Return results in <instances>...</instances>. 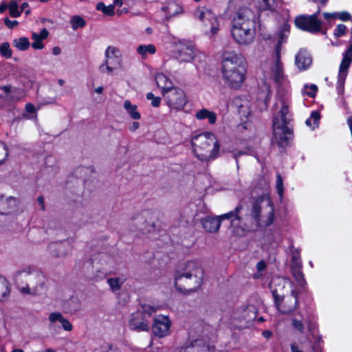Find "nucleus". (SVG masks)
<instances>
[{
	"label": "nucleus",
	"instance_id": "obj_1",
	"mask_svg": "<svg viewBox=\"0 0 352 352\" xmlns=\"http://www.w3.org/2000/svg\"><path fill=\"white\" fill-rule=\"evenodd\" d=\"M271 76L278 85V100L275 104L276 112L273 120L274 137L280 144H283L291 133L289 122L291 116L289 111L290 84L285 74L281 56H274L270 67Z\"/></svg>",
	"mask_w": 352,
	"mask_h": 352
},
{
	"label": "nucleus",
	"instance_id": "obj_2",
	"mask_svg": "<svg viewBox=\"0 0 352 352\" xmlns=\"http://www.w3.org/2000/svg\"><path fill=\"white\" fill-rule=\"evenodd\" d=\"M256 14L249 7L239 8L232 16L230 35L238 45H252L256 36Z\"/></svg>",
	"mask_w": 352,
	"mask_h": 352
},
{
	"label": "nucleus",
	"instance_id": "obj_3",
	"mask_svg": "<svg viewBox=\"0 0 352 352\" xmlns=\"http://www.w3.org/2000/svg\"><path fill=\"white\" fill-rule=\"evenodd\" d=\"M204 270L198 261H188L184 263L175 275L176 289L184 294L197 292L204 282Z\"/></svg>",
	"mask_w": 352,
	"mask_h": 352
},
{
	"label": "nucleus",
	"instance_id": "obj_4",
	"mask_svg": "<svg viewBox=\"0 0 352 352\" xmlns=\"http://www.w3.org/2000/svg\"><path fill=\"white\" fill-rule=\"evenodd\" d=\"M223 78L232 88H240L245 80L246 64L244 57L234 51H226L223 54Z\"/></svg>",
	"mask_w": 352,
	"mask_h": 352
},
{
	"label": "nucleus",
	"instance_id": "obj_5",
	"mask_svg": "<svg viewBox=\"0 0 352 352\" xmlns=\"http://www.w3.org/2000/svg\"><path fill=\"white\" fill-rule=\"evenodd\" d=\"M192 151L201 161L208 162L218 157L220 143L217 135L210 131L194 133L191 136Z\"/></svg>",
	"mask_w": 352,
	"mask_h": 352
},
{
	"label": "nucleus",
	"instance_id": "obj_6",
	"mask_svg": "<svg viewBox=\"0 0 352 352\" xmlns=\"http://www.w3.org/2000/svg\"><path fill=\"white\" fill-rule=\"evenodd\" d=\"M13 280L23 294H36L44 286V274L36 267L26 265L17 270Z\"/></svg>",
	"mask_w": 352,
	"mask_h": 352
},
{
	"label": "nucleus",
	"instance_id": "obj_7",
	"mask_svg": "<svg viewBox=\"0 0 352 352\" xmlns=\"http://www.w3.org/2000/svg\"><path fill=\"white\" fill-rule=\"evenodd\" d=\"M248 217L254 228L267 227L274 223V206L268 195H263L254 201Z\"/></svg>",
	"mask_w": 352,
	"mask_h": 352
},
{
	"label": "nucleus",
	"instance_id": "obj_8",
	"mask_svg": "<svg viewBox=\"0 0 352 352\" xmlns=\"http://www.w3.org/2000/svg\"><path fill=\"white\" fill-rule=\"evenodd\" d=\"M193 17L198 22L199 30L204 36L212 39L219 33L220 19L210 9L199 6L194 10Z\"/></svg>",
	"mask_w": 352,
	"mask_h": 352
},
{
	"label": "nucleus",
	"instance_id": "obj_9",
	"mask_svg": "<svg viewBox=\"0 0 352 352\" xmlns=\"http://www.w3.org/2000/svg\"><path fill=\"white\" fill-rule=\"evenodd\" d=\"M242 210L243 207L239 205L234 210L230 212H234V215L229 219L231 221L230 230L232 234L236 236H245L248 232L255 229L248 215L244 218L241 217Z\"/></svg>",
	"mask_w": 352,
	"mask_h": 352
},
{
	"label": "nucleus",
	"instance_id": "obj_10",
	"mask_svg": "<svg viewBox=\"0 0 352 352\" xmlns=\"http://www.w3.org/2000/svg\"><path fill=\"white\" fill-rule=\"evenodd\" d=\"M166 105L170 112L182 111L188 103L185 91L179 87H175L162 96Z\"/></svg>",
	"mask_w": 352,
	"mask_h": 352
},
{
	"label": "nucleus",
	"instance_id": "obj_11",
	"mask_svg": "<svg viewBox=\"0 0 352 352\" xmlns=\"http://www.w3.org/2000/svg\"><path fill=\"white\" fill-rule=\"evenodd\" d=\"M104 62L99 67L102 73L112 75L116 69L122 67V56L118 47L108 46L104 52Z\"/></svg>",
	"mask_w": 352,
	"mask_h": 352
},
{
	"label": "nucleus",
	"instance_id": "obj_12",
	"mask_svg": "<svg viewBox=\"0 0 352 352\" xmlns=\"http://www.w3.org/2000/svg\"><path fill=\"white\" fill-rule=\"evenodd\" d=\"M270 288L274 300L295 290L292 281L283 277L273 278L270 282Z\"/></svg>",
	"mask_w": 352,
	"mask_h": 352
},
{
	"label": "nucleus",
	"instance_id": "obj_13",
	"mask_svg": "<svg viewBox=\"0 0 352 352\" xmlns=\"http://www.w3.org/2000/svg\"><path fill=\"white\" fill-rule=\"evenodd\" d=\"M131 225L143 234L151 232L155 228L151 215L146 211L135 214L131 218Z\"/></svg>",
	"mask_w": 352,
	"mask_h": 352
},
{
	"label": "nucleus",
	"instance_id": "obj_14",
	"mask_svg": "<svg viewBox=\"0 0 352 352\" xmlns=\"http://www.w3.org/2000/svg\"><path fill=\"white\" fill-rule=\"evenodd\" d=\"M172 322L166 315L159 314L153 318L152 332L160 338H166L170 334Z\"/></svg>",
	"mask_w": 352,
	"mask_h": 352
},
{
	"label": "nucleus",
	"instance_id": "obj_15",
	"mask_svg": "<svg viewBox=\"0 0 352 352\" xmlns=\"http://www.w3.org/2000/svg\"><path fill=\"white\" fill-rule=\"evenodd\" d=\"M278 310L283 314H289L293 312L298 307L297 292H289L274 300Z\"/></svg>",
	"mask_w": 352,
	"mask_h": 352
},
{
	"label": "nucleus",
	"instance_id": "obj_16",
	"mask_svg": "<svg viewBox=\"0 0 352 352\" xmlns=\"http://www.w3.org/2000/svg\"><path fill=\"white\" fill-rule=\"evenodd\" d=\"M352 62V44L344 54L342 60L339 68L338 76L337 90L339 94L344 92V85L348 74V69Z\"/></svg>",
	"mask_w": 352,
	"mask_h": 352
},
{
	"label": "nucleus",
	"instance_id": "obj_17",
	"mask_svg": "<svg viewBox=\"0 0 352 352\" xmlns=\"http://www.w3.org/2000/svg\"><path fill=\"white\" fill-rule=\"evenodd\" d=\"M296 26L309 32H318L321 29V21L316 14L310 16H299L295 19Z\"/></svg>",
	"mask_w": 352,
	"mask_h": 352
},
{
	"label": "nucleus",
	"instance_id": "obj_18",
	"mask_svg": "<svg viewBox=\"0 0 352 352\" xmlns=\"http://www.w3.org/2000/svg\"><path fill=\"white\" fill-rule=\"evenodd\" d=\"M202 53L193 47L192 45L179 42L177 49V57L182 62H191Z\"/></svg>",
	"mask_w": 352,
	"mask_h": 352
},
{
	"label": "nucleus",
	"instance_id": "obj_19",
	"mask_svg": "<svg viewBox=\"0 0 352 352\" xmlns=\"http://www.w3.org/2000/svg\"><path fill=\"white\" fill-rule=\"evenodd\" d=\"M162 10L167 19L181 16L185 13L184 5L179 0H167Z\"/></svg>",
	"mask_w": 352,
	"mask_h": 352
},
{
	"label": "nucleus",
	"instance_id": "obj_20",
	"mask_svg": "<svg viewBox=\"0 0 352 352\" xmlns=\"http://www.w3.org/2000/svg\"><path fill=\"white\" fill-rule=\"evenodd\" d=\"M234 215V212H228L215 217H206L202 220V226L208 232H216L219 230L221 222L226 219H230Z\"/></svg>",
	"mask_w": 352,
	"mask_h": 352
},
{
	"label": "nucleus",
	"instance_id": "obj_21",
	"mask_svg": "<svg viewBox=\"0 0 352 352\" xmlns=\"http://www.w3.org/2000/svg\"><path fill=\"white\" fill-rule=\"evenodd\" d=\"M3 95H1V100L5 104L15 102L22 99L25 96L24 91L19 88L6 85L1 87Z\"/></svg>",
	"mask_w": 352,
	"mask_h": 352
},
{
	"label": "nucleus",
	"instance_id": "obj_22",
	"mask_svg": "<svg viewBox=\"0 0 352 352\" xmlns=\"http://www.w3.org/2000/svg\"><path fill=\"white\" fill-rule=\"evenodd\" d=\"M129 325L131 329L139 332L148 331L150 329L148 320L144 318L141 311H137L131 315Z\"/></svg>",
	"mask_w": 352,
	"mask_h": 352
},
{
	"label": "nucleus",
	"instance_id": "obj_23",
	"mask_svg": "<svg viewBox=\"0 0 352 352\" xmlns=\"http://www.w3.org/2000/svg\"><path fill=\"white\" fill-rule=\"evenodd\" d=\"M312 64V58L306 49H300L295 56V65L299 71L308 69Z\"/></svg>",
	"mask_w": 352,
	"mask_h": 352
},
{
	"label": "nucleus",
	"instance_id": "obj_24",
	"mask_svg": "<svg viewBox=\"0 0 352 352\" xmlns=\"http://www.w3.org/2000/svg\"><path fill=\"white\" fill-rule=\"evenodd\" d=\"M48 320L50 327H54L56 322H59L62 328L66 331H71L73 329L72 323L60 312L54 311L49 314Z\"/></svg>",
	"mask_w": 352,
	"mask_h": 352
},
{
	"label": "nucleus",
	"instance_id": "obj_25",
	"mask_svg": "<svg viewBox=\"0 0 352 352\" xmlns=\"http://www.w3.org/2000/svg\"><path fill=\"white\" fill-rule=\"evenodd\" d=\"M179 352H215V349L201 340H195Z\"/></svg>",
	"mask_w": 352,
	"mask_h": 352
},
{
	"label": "nucleus",
	"instance_id": "obj_26",
	"mask_svg": "<svg viewBox=\"0 0 352 352\" xmlns=\"http://www.w3.org/2000/svg\"><path fill=\"white\" fill-rule=\"evenodd\" d=\"M155 82L157 87L161 89L162 96L175 87L173 82L166 75L162 73L156 74Z\"/></svg>",
	"mask_w": 352,
	"mask_h": 352
},
{
	"label": "nucleus",
	"instance_id": "obj_27",
	"mask_svg": "<svg viewBox=\"0 0 352 352\" xmlns=\"http://www.w3.org/2000/svg\"><path fill=\"white\" fill-rule=\"evenodd\" d=\"M49 35L48 31L43 28L39 33L33 32L32 39L33 42L31 45L34 50H42L44 48L43 41L46 39Z\"/></svg>",
	"mask_w": 352,
	"mask_h": 352
},
{
	"label": "nucleus",
	"instance_id": "obj_28",
	"mask_svg": "<svg viewBox=\"0 0 352 352\" xmlns=\"http://www.w3.org/2000/svg\"><path fill=\"white\" fill-rule=\"evenodd\" d=\"M195 118L198 120H208L210 124L214 125L217 122V113L207 109H201L196 111Z\"/></svg>",
	"mask_w": 352,
	"mask_h": 352
},
{
	"label": "nucleus",
	"instance_id": "obj_29",
	"mask_svg": "<svg viewBox=\"0 0 352 352\" xmlns=\"http://www.w3.org/2000/svg\"><path fill=\"white\" fill-rule=\"evenodd\" d=\"M136 52L142 59L146 60L149 55L155 54L157 49L153 44H141L138 46Z\"/></svg>",
	"mask_w": 352,
	"mask_h": 352
},
{
	"label": "nucleus",
	"instance_id": "obj_30",
	"mask_svg": "<svg viewBox=\"0 0 352 352\" xmlns=\"http://www.w3.org/2000/svg\"><path fill=\"white\" fill-rule=\"evenodd\" d=\"M123 108L131 119L135 120L141 119V113L138 110V106L131 103L130 100L124 101Z\"/></svg>",
	"mask_w": 352,
	"mask_h": 352
},
{
	"label": "nucleus",
	"instance_id": "obj_31",
	"mask_svg": "<svg viewBox=\"0 0 352 352\" xmlns=\"http://www.w3.org/2000/svg\"><path fill=\"white\" fill-rule=\"evenodd\" d=\"M257 6L265 10H274L280 4V0H252Z\"/></svg>",
	"mask_w": 352,
	"mask_h": 352
},
{
	"label": "nucleus",
	"instance_id": "obj_32",
	"mask_svg": "<svg viewBox=\"0 0 352 352\" xmlns=\"http://www.w3.org/2000/svg\"><path fill=\"white\" fill-rule=\"evenodd\" d=\"M124 280L120 277L108 278L107 283L112 292H118L123 285Z\"/></svg>",
	"mask_w": 352,
	"mask_h": 352
},
{
	"label": "nucleus",
	"instance_id": "obj_33",
	"mask_svg": "<svg viewBox=\"0 0 352 352\" xmlns=\"http://www.w3.org/2000/svg\"><path fill=\"white\" fill-rule=\"evenodd\" d=\"M7 8L9 10L10 14L12 17H19L21 14V11L19 10L18 5L15 1H11L8 5L6 3H1V12L6 10Z\"/></svg>",
	"mask_w": 352,
	"mask_h": 352
},
{
	"label": "nucleus",
	"instance_id": "obj_34",
	"mask_svg": "<svg viewBox=\"0 0 352 352\" xmlns=\"http://www.w3.org/2000/svg\"><path fill=\"white\" fill-rule=\"evenodd\" d=\"M287 38V34L279 32L277 36L276 43L275 45V56H281L282 45L286 43Z\"/></svg>",
	"mask_w": 352,
	"mask_h": 352
},
{
	"label": "nucleus",
	"instance_id": "obj_35",
	"mask_svg": "<svg viewBox=\"0 0 352 352\" xmlns=\"http://www.w3.org/2000/svg\"><path fill=\"white\" fill-rule=\"evenodd\" d=\"M30 45L29 39L27 37H21L13 40V45L21 51L27 50Z\"/></svg>",
	"mask_w": 352,
	"mask_h": 352
},
{
	"label": "nucleus",
	"instance_id": "obj_36",
	"mask_svg": "<svg viewBox=\"0 0 352 352\" xmlns=\"http://www.w3.org/2000/svg\"><path fill=\"white\" fill-rule=\"evenodd\" d=\"M48 250L54 256H63L65 255V251L63 250V245L60 243H52L48 245Z\"/></svg>",
	"mask_w": 352,
	"mask_h": 352
},
{
	"label": "nucleus",
	"instance_id": "obj_37",
	"mask_svg": "<svg viewBox=\"0 0 352 352\" xmlns=\"http://www.w3.org/2000/svg\"><path fill=\"white\" fill-rule=\"evenodd\" d=\"M72 30H76L82 28L86 25V21L79 15L73 16L69 21Z\"/></svg>",
	"mask_w": 352,
	"mask_h": 352
},
{
	"label": "nucleus",
	"instance_id": "obj_38",
	"mask_svg": "<svg viewBox=\"0 0 352 352\" xmlns=\"http://www.w3.org/2000/svg\"><path fill=\"white\" fill-rule=\"evenodd\" d=\"M96 10L102 12L104 15L107 16H113L115 14L113 5L111 4L106 6L102 2H99L97 3Z\"/></svg>",
	"mask_w": 352,
	"mask_h": 352
},
{
	"label": "nucleus",
	"instance_id": "obj_39",
	"mask_svg": "<svg viewBox=\"0 0 352 352\" xmlns=\"http://www.w3.org/2000/svg\"><path fill=\"white\" fill-rule=\"evenodd\" d=\"M318 91V87L315 84H305L302 90V94L304 96H307L311 98L315 97Z\"/></svg>",
	"mask_w": 352,
	"mask_h": 352
},
{
	"label": "nucleus",
	"instance_id": "obj_40",
	"mask_svg": "<svg viewBox=\"0 0 352 352\" xmlns=\"http://www.w3.org/2000/svg\"><path fill=\"white\" fill-rule=\"evenodd\" d=\"M320 118V116L319 113L317 111H313L310 118L306 120V124L314 129L318 126Z\"/></svg>",
	"mask_w": 352,
	"mask_h": 352
},
{
	"label": "nucleus",
	"instance_id": "obj_41",
	"mask_svg": "<svg viewBox=\"0 0 352 352\" xmlns=\"http://www.w3.org/2000/svg\"><path fill=\"white\" fill-rule=\"evenodd\" d=\"M272 90L270 87L267 84H264L262 87L261 92L260 94L261 98L263 99L265 102L267 103L271 98Z\"/></svg>",
	"mask_w": 352,
	"mask_h": 352
},
{
	"label": "nucleus",
	"instance_id": "obj_42",
	"mask_svg": "<svg viewBox=\"0 0 352 352\" xmlns=\"http://www.w3.org/2000/svg\"><path fill=\"white\" fill-rule=\"evenodd\" d=\"M311 347V342L308 340L305 345L302 344L300 346H298L296 343L292 344L291 350L292 352H308Z\"/></svg>",
	"mask_w": 352,
	"mask_h": 352
},
{
	"label": "nucleus",
	"instance_id": "obj_43",
	"mask_svg": "<svg viewBox=\"0 0 352 352\" xmlns=\"http://www.w3.org/2000/svg\"><path fill=\"white\" fill-rule=\"evenodd\" d=\"M293 328L298 333H303L305 331V323L301 320L292 318L291 320Z\"/></svg>",
	"mask_w": 352,
	"mask_h": 352
},
{
	"label": "nucleus",
	"instance_id": "obj_44",
	"mask_svg": "<svg viewBox=\"0 0 352 352\" xmlns=\"http://www.w3.org/2000/svg\"><path fill=\"white\" fill-rule=\"evenodd\" d=\"M1 285H3V289L1 288V296L6 297L10 295L11 289V284L8 280L7 278H4L1 280Z\"/></svg>",
	"mask_w": 352,
	"mask_h": 352
},
{
	"label": "nucleus",
	"instance_id": "obj_45",
	"mask_svg": "<svg viewBox=\"0 0 352 352\" xmlns=\"http://www.w3.org/2000/svg\"><path fill=\"white\" fill-rule=\"evenodd\" d=\"M146 99L151 101V105L153 107H158L161 104V98L155 96L151 92L146 94Z\"/></svg>",
	"mask_w": 352,
	"mask_h": 352
},
{
	"label": "nucleus",
	"instance_id": "obj_46",
	"mask_svg": "<svg viewBox=\"0 0 352 352\" xmlns=\"http://www.w3.org/2000/svg\"><path fill=\"white\" fill-rule=\"evenodd\" d=\"M276 190L280 198L283 196L284 188L283 182L280 175L276 176Z\"/></svg>",
	"mask_w": 352,
	"mask_h": 352
},
{
	"label": "nucleus",
	"instance_id": "obj_47",
	"mask_svg": "<svg viewBox=\"0 0 352 352\" xmlns=\"http://www.w3.org/2000/svg\"><path fill=\"white\" fill-rule=\"evenodd\" d=\"M1 56L8 58L12 56V50L8 43L1 44Z\"/></svg>",
	"mask_w": 352,
	"mask_h": 352
},
{
	"label": "nucleus",
	"instance_id": "obj_48",
	"mask_svg": "<svg viewBox=\"0 0 352 352\" xmlns=\"http://www.w3.org/2000/svg\"><path fill=\"white\" fill-rule=\"evenodd\" d=\"M293 275L295 279L299 283H302L303 281V274L301 271V267H298L296 269H292Z\"/></svg>",
	"mask_w": 352,
	"mask_h": 352
},
{
	"label": "nucleus",
	"instance_id": "obj_49",
	"mask_svg": "<svg viewBox=\"0 0 352 352\" xmlns=\"http://www.w3.org/2000/svg\"><path fill=\"white\" fill-rule=\"evenodd\" d=\"M298 267H301V261L299 254L296 253L292 256V269H296Z\"/></svg>",
	"mask_w": 352,
	"mask_h": 352
},
{
	"label": "nucleus",
	"instance_id": "obj_50",
	"mask_svg": "<svg viewBox=\"0 0 352 352\" xmlns=\"http://www.w3.org/2000/svg\"><path fill=\"white\" fill-rule=\"evenodd\" d=\"M157 310V307L155 306H151L150 305L144 304L142 305V311L144 313L147 314L148 315H151L153 313L156 312Z\"/></svg>",
	"mask_w": 352,
	"mask_h": 352
},
{
	"label": "nucleus",
	"instance_id": "obj_51",
	"mask_svg": "<svg viewBox=\"0 0 352 352\" xmlns=\"http://www.w3.org/2000/svg\"><path fill=\"white\" fill-rule=\"evenodd\" d=\"M346 32V26L343 24H339L336 26L334 30V35L336 37H339L344 34Z\"/></svg>",
	"mask_w": 352,
	"mask_h": 352
},
{
	"label": "nucleus",
	"instance_id": "obj_52",
	"mask_svg": "<svg viewBox=\"0 0 352 352\" xmlns=\"http://www.w3.org/2000/svg\"><path fill=\"white\" fill-rule=\"evenodd\" d=\"M337 18L345 21L351 19V14L347 12H338Z\"/></svg>",
	"mask_w": 352,
	"mask_h": 352
},
{
	"label": "nucleus",
	"instance_id": "obj_53",
	"mask_svg": "<svg viewBox=\"0 0 352 352\" xmlns=\"http://www.w3.org/2000/svg\"><path fill=\"white\" fill-rule=\"evenodd\" d=\"M4 23L9 28H13L19 24L17 21H16V20L12 21V20H10L8 18L4 19Z\"/></svg>",
	"mask_w": 352,
	"mask_h": 352
},
{
	"label": "nucleus",
	"instance_id": "obj_54",
	"mask_svg": "<svg viewBox=\"0 0 352 352\" xmlns=\"http://www.w3.org/2000/svg\"><path fill=\"white\" fill-rule=\"evenodd\" d=\"M101 352H122V351L116 346L109 345L103 349Z\"/></svg>",
	"mask_w": 352,
	"mask_h": 352
},
{
	"label": "nucleus",
	"instance_id": "obj_55",
	"mask_svg": "<svg viewBox=\"0 0 352 352\" xmlns=\"http://www.w3.org/2000/svg\"><path fill=\"white\" fill-rule=\"evenodd\" d=\"M323 16L325 19H327L328 21H331V19H337L338 12H332V13L324 12V13H323Z\"/></svg>",
	"mask_w": 352,
	"mask_h": 352
},
{
	"label": "nucleus",
	"instance_id": "obj_56",
	"mask_svg": "<svg viewBox=\"0 0 352 352\" xmlns=\"http://www.w3.org/2000/svg\"><path fill=\"white\" fill-rule=\"evenodd\" d=\"M25 111L29 113H36V107L31 103H27L25 104Z\"/></svg>",
	"mask_w": 352,
	"mask_h": 352
},
{
	"label": "nucleus",
	"instance_id": "obj_57",
	"mask_svg": "<svg viewBox=\"0 0 352 352\" xmlns=\"http://www.w3.org/2000/svg\"><path fill=\"white\" fill-rule=\"evenodd\" d=\"M139 127H140V123L138 122L134 121L129 126V130L131 132H134L136 130H138L139 129Z\"/></svg>",
	"mask_w": 352,
	"mask_h": 352
},
{
	"label": "nucleus",
	"instance_id": "obj_58",
	"mask_svg": "<svg viewBox=\"0 0 352 352\" xmlns=\"http://www.w3.org/2000/svg\"><path fill=\"white\" fill-rule=\"evenodd\" d=\"M279 32H284L285 34H287L288 36V34L289 32V25L287 23H284Z\"/></svg>",
	"mask_w": 352,
	"mask_h": 352
},
{
	"label": "nucleus",
	"instance_id": "obj_59",
	"mask_svg": "<svg viewBox=\"0 0 352 352\" xmlns=\"http://www.w3.org/2000/svg\"><path fill=\"white\" fill-rule=\"evenodd\" d=\"M37 202L42 210H45L44 198L42 196L37 197Z\"/></svg>",
	"mask_w": 352,
	"mask_h": 352
},
{
	"label": "nucleus",
	"instance_id": "obj_60",
	"mask_svg": "<svg viewBox=\"0 0 352 352\" xmlns=\"http://www.w3.org/2000/svg\"><path fill=\"white\" fill-rule=\"evenodd\" d=\"M256 267L258 270L263 271L265 268V263L263 261H260L257 263Z\"/></svg>",
	"mask_w": 352,
	"mask_h": 352
},
{
	"label": "nucleus",
	"instance_id": "obj_61",
	"mask_svg": "<svg viewBox=\"0 0 352 352\" xmlns=\"http://www.w3.org/2000/svg\"><path fill=\"white\" fill-rule=\"evenodd\" d=\"M123 3H125L124 0H114L112 5L114 6L115 8L116 6L120 7Z\"/></svg>",
	"mask_w": 352,
	"mask_h": 352
},
{
	"label": "nucleus",
	"instance_id": "obj_62",
	"mask_svg": "<svg viewBox=\"0 0 352 352\" xmlns=\"http://www.w3.org/2000/svg\"><path fill=\"white\" fill-rule=\"evenodd\" d=\"M138 0H124L125 4L128 6H133Z\"/></svg>",
	"mask_w": 352,
	"mask_h": 352
},
{
	"label": "nucleus",
	"instance_id": "obj_63",
	"mask_svg": "<svg viewBox=\"0 0 352 352\" xmlns=\"http://www.w3.org/2000/svg\"><path fill=\"white\" fill-rule=\"evenodd\" d=\"M103 90H104L103 87L100 86V87H96L94 91L96 94H102Z\"/></svg>",
	"mask_w": 352,
	"mask_h": 352
},
{
	"label": "nucleus",
	"instance_id": "obj_64",
	"mask_svg": "<svg viewBox=\"0 0 352 352\" xmlns=\"http://www.w3.org/2000/svg\"><path fill=\"white\" fill-rule=\"evenodd\" d=\"M263 336L265 338H269L271 337L272 336V333L271 331H264L263 332Z\"/></svg>",
	"mask_w": 352,
	"mask_h": 352
}]
</instances>
